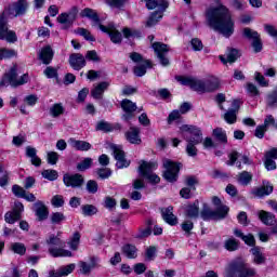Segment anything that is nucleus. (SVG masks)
I'll return each mask as SVG.
<instances>
[{
  "label": "nucleus",
  "mask_w": 277,
  "mask_h": 277,
  "mask_svg": "<svg viewBox=\"0 0 277 277\" xmlns=\"http://www.w3.org/2000/svg\"><path fill=\"white\" fill-rule=\"evenodd\" d=\"M217 6H210L206 11V21L209 27L217 31L224 38H230L235 34V19L230 10L222 4V0H214Z\"/></svg>",
  "instance_id": "1"
},
{
  "label": "nucleus",
  "mask_w": 277,
  "mask_h": 277,
  "mask_svg": "<svg viewBox=\"0 0 277 277\" xmlns=\"http://www.w3.org/2000/svg\"><path fill=\"white\" fill-rule=\"evenodd\" d=\"M225 277H259L254 267H248V264L241 259L232 261L226 271Z\"/></svg>",
  "instance_id": "2"
},
{
  "label": "nucleus",
  "mask_w": 277,
  "mask_h": 277,
  "mask_svg": "<svg viewBox=\"0 0 277 277\" xmlns=\"http://www.w3.org/2000/svg\"><path fill=\"white\" fill-rule=\"evenodd\" d=\"M180 130L182 133H190V135H194L190 138H185L188 143L186 146V153L188 157H196L198 155V148H196V146H198V144H202V131L200 128L189 124H183Z\"/></svg>",
  "instance_id": "3"
},
{
  "label": "nucleus",
  "mask_w": 277,
  "mask_h": 277,
  "mask_svg": "<svg viewBox=\"0 0 277 277\" xmlns=\"http://www.w3.org/2000/svg\"><path fill=\"white\" fill-rule=\"evenodd\" d=\"M60 235H62V233H58L57 236L50 235V237L45 240V243L49 246V254H51V256L54 259L60 256H72L71 251L64 249L66 242L60 239Z\"/></svg>",
  "instance_id": "4"
},
{
  "label": "nucleus",
  "mask_w": 277,
  "mask_h": 277,
  "mask_svg": "<svg viewBox=\"0 0 277 277\" xmlns=\"http://www.w3.org/2000/svg\"><path fill=\"white\" fill-rule=\"evenodd\" d=\"M29 10V1L16 0L4 8L2 11L8 18H18V16H25Z\"/></svg>",
  "instance_id": "5"
},
{
  "label": "nucleus",
  "mask_w": 277,
  "mask_h": 277,
  "mask_svg": "<svg viewBox=\"0 0 277 277\" xmlns=\"http://www.w3.org/2000/svg\"><path fill=\"white\" fill-rule=\"evenodd\" d=\"M183 164L180 162H175L173 160H170L168 158L162 159V168H164L163 171V179L168 181V183H176L179 181V172H181V168Z\"/></svg>",
  "instance_id": "6"
},
{
  "label": "nucleus",
  "mask_w": 277,
  "mask_h": 277,
  "mask_svg": "<svg viewBox=\"0 0 277 277\" xmlns=\"http://www.w3.org/2000/svg\"><path fill=\"white\" fill-rule=\"evenodd\" d=\"M17 70H18V67L16 65L11 67L9 72L4 74L2 78V83L6 85H11V88H18V85H25V83L29 81V75L24 74L18 79Z\"/></svg>",
  "instance_id": "7"
},
{
  "label": "nucleus",
  "mask_w": 277,
  "mask_h": 277,
  "mask_svg": "<svg viewBox=\"0 0 277 277\" xmlns=\"http://www.w3.org/2000/svg\"><path fill=\"white\" fill-rule=\"evenodd\" d=\"M230 209L228 207H220L215 210H211L209 207L205 206L200 212L201 220L205 222H209L210 220H214L215 222H220V220H225L228 215Z\"/></svg>",
  "instance_id": "8"
},
{
  "label": "nucleus",
  "mask_w": 277,
  "mask_h": 277,
  "mask_svg": "<svg viewBox=\"0 0 277 277\" xmlns=\"http://www.w3.org/2000/svg\"><path fill=\"white\" fill-rule=\"evenodd\" d=\"M155 168H157L156 162L142 161L137 169V172L140 176H142L143 179H147L149 183L157 184L160 183L161 179L157 174L153 173V170H155Z\"/></svg>",
  "instance_id": "9"
},
{
  "label": "nucleus",
  "mask_w": 277,
  "mask_h": 277,
  "mask_svg": "<svg viewBox=\"0 0 277 277\" xmlns=\"http://www.w3.org/2000/svg\"><path fill=\"white\" fill-rule=\"evenodd\" d=\"M151 49L156 56L158 57L161 66H170V60L166 57L170 53V45L163 42H154L151 43Z\"/></svg>",
  "instance_id": "10"
},
{
  "label": "nucleus",
  "mask_w": 277,
  "mask_h": 277,
  "mask_svg": "<svg viewBox=\"0 0 277 277\" xmlns=\"http://www.w3.org/2000/svg\"><path fill=\"white\" fill-rule=\"evenodd\" d=\"M176 80L182 85H188L195 92H201V94L206 93V91H205V80H200L198 78H192V77H183V76L176 77Z\"/></svg>",
  "instance_id": "11"
},
{
  "label": "nucleus",
  "mask_w": 277,
  "mask_h": 277,
  "mask_svg": "<svg viewBox=\"0 0 277 277\" xmlns=\"http://www.w3.org/2000/svg\"><path fill=\"white\" fill-rule=\"evenodd\" d=\"M77 16H79V8L71 6L68 12L61 13L57 16V23L65 25L66 29L68 27H72V24L77 21Z\"/></svg>",
  "instance_id": "12"
},
{
  "label": "nucleus",
  "mask_w": 277,
  "mask_h": 277,
  "mask_svg": "<svg viewBox=\"0 0 277 277\" xmlns=\"http://www.w3.org/2000/svg\"><path fill=\"white\" fill-rule=\"evenodd\" d=\"M80 16L81 18H89V21H92V27H98L101 31L107 32V26L101 24V17L95 10L85 8L80 12Z\"/></svg>",
  "instance_id": "13"
},
{
  "label": "nucleus",
  "mask_w": 277,
  "mask_h": 277,
  "mask_svg": "<svg viewBox=\"0 0 277 277\" xmlns=\"http://www.w3.org/2000/svg\"><path fill=\"white\" fill-rule=\"evenodd\" d=\"M23 211H25V206H23V202L15 201L13 209L4 214V221L6 224H15V222L21 220Z\"/></svg>",
  "instance_id": "14"
},
{
  "label": "nucleus",
  "mask_w": 277,
  "mask_h": 277,
  "mask_svg": "<svg viewBox=\"0 0 277 277\" xmlns=\"http://www.w3.org/2000/svg\"><path fill=\"white\" fill-rule=\"evenodd\" d=\"M110 149L113 150V155L117 161L116 168H118V170H122V168H129V166H131V161L127 160L124 157V150H122V147L111 145Z\"/></svg>",
  "instance_id": "15"
},
{
  "label": "nucleus",
  "mask_w": 277,
  "mask_h": 277,
  "mask_svg": "<svg viewBox=\"0 0 277 277\" xmlns=\"http://www.w3.org/2000/svg\"><path fill=\"white\" fill-rule=\"evenodd\" d=\"M63 182L66 187H72V189H79V187H83V183H85V180L83 179V175L79 173H75V174L66 173L63 176Z\"/></svg>",
  "instance_id": "16"
},
{
  "label": "nucleus",
  "mask_w": 277,
  "mask_h": 277,
  "mask_svg": "<svg viewBox=\"0 0 277 277\" xmlns=\"http://www.w3.org/2000/svg\"><path fill=\"white\" fill-rule=\"evenodd\" d=\"M121 108L123 109L124 114L121 116L124 122H130L135 117L134 111H137V105L131 100H123L121 102Z\"/></svg>",
  "instance_id": "17"
},
{
  "label": "nucleus",
  "mask_w": 277,
  "mask_h": 277,
  "mask_svg": "<svg viewBox=\"0 0 277 277\" xmlns=\"http://www.w3.org/2000/svg\"><path fill=\"white\" fill-rule=\"evenodd\" d=\"M243 36L248 40H253L252 47H253L255 53H261V51H263V43L261 42V36L259 35L258 31H254L250 28H245Z\"/></svg>",
  "instance_id": "18"
},
{
  "label": "nucleus",
  "mask_w": 277,
  "mask_h": 277,
  "mask_svg": "<svg viewBox=\"0 0 277 277\" xmlns=\"http://www.w3.org/2000/svg\"><path fill=\"white\" fill-rule=\"evenodd\" d=\"M79 267V274H82L83 276H90L92 274V269H96L98 267V258L96 256H91L90 258V263L85 261H80L78 263Z\"/></svg>",
  "instance_id": "19"
},
{
  "label": "nucleus",
  "mask_w": 277,
  "mask_h": 277,
  "mask_svg": "<svg viewBox=\"0 0 277 277\" xmlns=\"http://www.w3.org/2000/svg\"><path fill=\"white\" fill-rule=\"evenodd\" d=\"M85 56L81 53H72L69 56V66L74 68V70H81V68H85Z\"/></svg>",
  "instance_id": "20"
},
{
  "label": "nucleus",
  "mask_w": 277,
  "mask_h": 277,
  "mask_svg": "<svg viewBox=\"0 0 277 277\" xmlns=\"http://www.w3.org/2000/svg\"><path fill=\"white\" fill-rule=\"evenodd\" d=\"M147 10H156L155 12H166L170 3L168 0H145Z\"/></svg>",
  "instance_id": "21"
},
{
  "label": "nucleus",
  "mask_w": 277,
  "mask_h": 277,
  "mask_svg": "<svg viewBox=\"0 0 277 277\" xmlns=\"http://www.w3.org/2000/svg\"><path fill=\"white\" fill-rule=\"evenodd\" d=\"M162 220L170 226H176L179 224V219L174 215L172 211H174V208L172 206H169L168 208H162L161 210Z\"/></svg>",
  "instance_id": "22"
},
{
  "label": "nucleus",
  "mask_w": 277,
  "mask_h": 277,
  "mask_svg": "<svg viewBox=\"0 0 277 277\" xmlns=\"http://www.w3.org/2000/svg\"><path fill=\"white\" fill-rule=\"evenodd\" d=\"M34 211L39 222H44L49 217V208L42 201H37L34 203Z\"/></svg>",
  "instance_id": "23"
},
{
  "label": "nucleus",
  "mask_w": 277,
  "mask_h": 277,
  "mask_svg": "<svg viewBox=\"0 0 277 277\" xmlns=\"http://www.w3.org/2000/svg\"><path fill=\"white\" fill-rule=\"evenodd\" d=\"M126 140L130 144H142V138L140 137V128L131 127L127 132H126Z\"/></svg>",
  "instance_id": "24"
},
{
  "label": "nucleus",
  "mask_w": 277,
  "mask_h": 277,
  "mask_svg": "<svg viewBox=\"0 0 277 277\" xmlns=\"http://www.w3.org/2000/svg\"><path fill=\"white\" fill-rule=\"evenodd\" d=\"M258 217L262 223L265 224V226H274V224H276V215H274L272 212L260 210L258 212Z\"/></svg>",
  "instance_id": "25"
},
{
  "label": "nucleus",
  "mask_w": 277,
  "mask_h": 277,
  "mask_svg": "<svg viewBox=\"0 0 277 277\" xmlns=\"http://www.w3.org/2000/svg\"><path fill=\"white\" fill-rule=\"evenodd\" d=\"M53 55H55V52H53L51 45H45L39 53V60H41L42 64L49 65L53 61Z\"/></svg>",
  "instance_id": "26"
},
{
  "label": "nucleus",
  "mask_w": 277,
  "mask_h": 277,
  "mask_svg": "<svg viewBox=\"0 0 277 277\" xmlns=\"http://www.w3.org/2000/svg\"><path fill=\"white\" fill-rule=\"evenodd\" d=\"M26 157L30 159L31 164L35 166L36 168H40V166H42V159L38 157V150H36L35 147H26Z\"/></svg>",
  "instance_id": "27"
},
{
  "label": "nucleus",
  "mask_w": 277,
  "mask_h": 277,
  "mask_svg": "<svg viewBox=\"0 0 277 277\" xmlns=\"http://www.w3.org/2000/svg\"><path fill=\"white\" fill-rule=\"evenodd\" d=\"M274 192V186L269 184V182H264L263 186L258 187L253 190V196H258V198H263L265 196H269Z\"/></svg>",
  "instance_id": "28"
},
{
  "label": "nucleus",
  "mask_w": 277,
  "mask_h": 277,
  "mask_svg": "<svg viewBox=\"0 0 277 277\" xmlns=\"http://www.w3.org/2000/svg\"><path fill=\"white\" fill-rule=\"evenodd\" d=\"M205 85V92H215V90L220 89V79L216 77H209L206 80H203Z\"/></svg>",
  "instance_id": "29"
},
{
  "label": "nucleus",
  "mask_w": 277,
  "mask_h": 277,
  "mask_svg": "<svg viewBox=\"0 0 277 277\" xmlns=\"http://www.w3.org/2000/svg\"><path fill=\"white\" fill-rule=\"evenodd\" d=\"M107 88H109V82L103 81V82L98 83L91 91V96H93V98H95L97 101H101V98H103V94H105V90H107Z\"/></svg>",
  "instance_id": "30"
},
{
  "label": "nucleus",
  "mask_w": 277,
  "mask_h": 277,
  "mask_svg": "<svg viewBox=\"0 0 277 277\" xmlns=\"http://www.w3.org/2000/svg\"><path fill=\"white\" fill-rule=\"evenodd\" d=\"M70 145L75 150L88 151L92 148V144L88 141H78L75 138H70Z\"/></svg>",
  "instance_id": "31"
},
{
  "label": "nucleus",
  "mask_w": 277,
  "mask_h": 277,
  "mask_svg": "<svg viewBox=\"0 0 277 277\" xmlns=\"http://www.w3.org/2000/svg\"><path fill=\"white\" fill-rule=\"evenodd\" d=\"M251 254L253 256L254 265H263L265 264V261H267V259L265 258V254L261 252V249L259 247L252 248Z\"/></svg>",
  "instance_id": "32"
},
{
  "label": "nucleus",
  "mask_w": 277,
  "mask_h": 277,
  "mask_svg": "<svg viewBox=\"0 0 277 277\" xmlns=\"http://www.w3.org/2000/svg\"><path fill=\"white\" fill-rule=\"evenodd\" d=\"M121 252L127 259H137V247L133 245L123 246Z\"/></svg>",
  "instance_id": "33"
},
{
  "label": "nucleus",
  "mask_w": 277,
  "mask_h": 277,
  "mask_svg": "<svg viewBox=\"0 0 277 277\" xmlns=\"http://www.w3.org/2000/svg\"><path fill=\"white\" fill-rule=\"evenodd\" d=\"M200 215V208L198 207V202H195L186 208V217L190 220H197Z\"/></svg>",
  "instance_id": "34"
},
{
  "label": "nucleus",
  "mask_w": 277,
  "mask_h": 277,
  "mask_svg": "<svg viewBox=\"0 0 277 277\" xmlns=\"http://www.w3.org/2000/svg\"><path fill=\"white\" fill-rule=\"evenodd\" d=\"M5 34H8V15L0 13V40H5Z\"/></svg>",
  "instance_id": "35"
},
{
  "label": "nucleus",
  "mask_w": 277,
  "mask_h": 277,
  "mask_svg": "<svg viewBox=\"0 0 277 277\" xmlns=\"http://www.w3.org/2000/svg\"><path fill=\"white\" fill-rule=\"evenodd\" d=\"M145 65L135 66L133 72L135 77H144L146 75V68H153V63L150 61H144Z\"/></svg>",
  "instance_id": "36"
},
{
  "label": "nucleus",
  "mask_w": 277,
  "mask_h": 277,
  "mask_svg": "<svg viewBox=\"0 0 277 277\" xmlns=\"http://www.w3.org/2000/svg\"><path fill=\"white\" fill-rule=\"evenodd\" d=\"M265 101L266 107H271L272 109L277 107V85L271 93L266 95Z\"/></svg>",
  "instance_id": "37"
},
{
  "label": "nucleus",
  "mask_w": 277,
  "mask_h": 277,
  "mask_svg": "<svg viewBox=\"0 0 277 277\" xmlns=\"http://www.w3.org/2000/svg\"><path fill=\"white\" fill-rule=\"evenodd\" d=\"M106 34H108L111 42H114V44H120V42H122V34L118 30H116V28H107Z\"/></svg>",
  "instance_id": "38"
},
{
  "label": "nucleus",
  "mask_w": 277,
  "mask_h": 277,
  "mask_svg": "<svg viewBox=\"0 0 277 277\" xmlns=\"http://www.w3.org/2000/svg\"><path fill=\"white\" fill-rule=\"evenodd\" d=\"M163 18V12H154L146 22V27H155Z\"/></svg>",
  "instance_id": "39"
},
{
  "label": "nucleus",
  "mask_w": 277,
  "mask_h": 277,
  "mask_svg": "<svg viewBox=\"0 0 277 277\" xmlns=\"http://www.w3.org/2000/svg\"><path fill=\"white\" fill-rule=\"evenodd\" d=\"M81 211L84 217H92V215H96L98 213V208L94 205H83L81 207Z\"/></svg>",
  "instance_id": "40"
},
{
  "label": "nucleus",
  "mask_w": 277,
  "mask_h": 277,
  "mask_svg": "<svg viewBox=\"0 0 277 277\" xmlns=\"http://www.w3.org/2000/svg\"><path fill=\"white\" fill-rule=\"evenodd\" d=\"M67 243L70 250H78L79 243H81V234L79 232H75Z\"/></svg>",
  "instance_id": "41"
},
{
  "label": "nucleus",
  "mask_w": 277,
  "mask_h": 277,
  "mask_svg": "<svg viewBox=\"0 0 277 277\" xmlns=\"http://www.w3.org/2000/svg\"><path fill=\"white\" fill-rule=\"evenodd\" d=\"M213 136L221 144H228V137L226 136V131H224L222 128L214 129L213 130Z\"/></svg>",
  "instance_id": "42"
},
{
  "label": "nucleus",
  "mask_w": 277,
  "mask_h": 277,
  "mask_svg": "<svg viewBox=\"0 0 277 277\" xmlns=\"http://www.w3.org/2000/svg\"><path fill=\"white\" fill-rule=\"evenodd\" d=\"M146 224H147V227L145 229H140V233L136 236L137 239H144L153 235V224H154L153 220H147Z\"/></svg>",
  "instance_id": "43"
},
{
  "label": "nucleus",
  "mask_w": 277,
  "mask_h": 277,
  "mask_svg": "<svg viewBox=\"0 0 277 277\" xmlns=\"http://www.w3.org/2000/svg\"><path fill=\"white\" fill-rule=\"evenodd\" d=\"M11 250L14 252V254H19V256H25V253L27 252V247H25V243L22 242H13L11 243Z\"/></svg>",
  "instance_id": "44"
},
{
  "label": "nucleus",
  "mask_w": 277,
  "mask_h": 277,
  "mask_svg": "<svg viewBox=\"0 0 277 277\" xmlns=\"http://www.w3.org/2000/svg\"><path fill=\"white\" fill-rule=\"evenodd\" d=\"M238 183L240 185H250L252 183V173L248 171H242L241 173L238 174Z\"/></svg>",
  "instance_id": "45"
},
{
  "label": "nucleus",
  "mask_w": 277,
  "mask_h": 277,
  "mask_svg": "<svg viewBox=\"0 0 277 277\" xmlns=\"http://www.w3.org/2000/svg\"><path fill=\"white\" fill-rule=\"evenodd\" d=\"M247 94L251 96V98H254L256 96H261V91L259 90V87L252 82H248L246 84Z\"/></svg>",
  "instance_id": "46"
},
{
  "label": "nucleus",
  "mask_w": 277,
  "mask_h": 277,
  "mask_svg": "<svg viewBox=\"0 0 277 277\" xmlns=\"http://www.w3.org/2000/svg\"><path fill=\"white\" fill-rule=\"evenodd\" d=\"M64 114V106L62 103H57L51 106L50 108V116L52 118H60Z\"/></svg>",
  "instance_id": "47"
},
{
  "label": "nucleus",
  "mask_w": 277,
  "mask_h": 277,
  "mask_svg": "<svg viewBox=\"0 0 277 277\" xmlns=\"http://www.w3.org/2000/svg\"><path fill=\"white\" fill-rule=\"evenodd\" d=\"M75 34H78V36H82V38H84V40H87L88 42L96 41L94 36H92V32H90V30L85 28H78L77 30H75Z\"/></svg>",
  "instance_id": "48"
},
{
  "label": "nucleus",
  "mask_w": 277,
  "mask_h": 277,
  "mask_svg": "<svg viewBox=\"0 0 277 277\" xmlns=\"http://www.w3.org/2000/svg\"><path fill=\"white\" fill-rule=\"evenodd\" d=\"M95 131H103L104 133H111L114 131V126L107 121H98Z\"/></svg>",
  "instance_id": "49"
},
{
  "label": "nucleus",
  "mask_w": 277,
  "mask_h": 277,
  "mask_svg": "<svg viewBox=\"0 0 277 277\" xmlns=\"http://www.w3.org/2000/svg\"><path fill=\"white\" fill-rule=\"evenodd\" d=\"M41 176H43V179H47V181H57L60 174L56 170L48 169L41 172Z\"/></svg>",
  "instance_id": "50"
},
{
  "label": "nucleus",
  "mask_w": 277,
  "mask_h": 277,
  "mask_svg": "<svg viewBox=\"0 0 277 277\" xmlns=\"http://www.w3.org/2000/svg\"><path fill=\"white\" fill-rule=\"evenodd\" d=\"M124 38H142V32L137 29L126 27L122 29Z\"/></svg>",
  "instance_id": "51"
},
{
  "label": "nucleus",
  "mask_w": 277,
  "mask_h": 277,
  "mask_svg": "<svg viewBox=\"0 0 277 277\" xmlns=\"http://www.w3.org/2000/svg\"><path fill=\"white\" fill-rule=\"evenodd\" d=\"M224 248L228 250V252H235V250H239V241L235 238H229L225 240Z\"/></svg>",
  "instance_id": "52"
},
{
  "label": "nucleus",
  "mask_w": 277,
  "mask_h": 277,
  "mask_svg": "<svg viewBox=\"0 0 277 277\" xmlns=\"http://www.w3.org/2000/svg\"><path fill=\"white\" fill-rule=\"evenodd\" d=\"M92 158H84L77 164L78 172H85V170H90L92 168Z\"/></svg>",
  "instance_id": "53"
},
{
  "label": "nucleus",
  "mask_w": 277,
  "mask_h": 277,
  "mask_svg": "<svg viewBox=\"0 0 277 277\" xmlns=\"http://www.w3.org/2000/svg\"><path fill=\"white\" fill-rule=\"evenodd\" d=\"M51 224H61L62 222H66V215L62 212H53L50 216Z\"/></svg>",
  "instance_id": "54"
},
{
  "label": "nucleus",
  "mask_w": 277,
  "mask_h": 277,
  "mask_svg": "<svg viewBox=\"0 0 277 277\" xmlns=\"http://www.w3.org/2000/svg\"><path fill=\"white\" fill-rule=\"evenodd\" d=\"M254 80L261 88H269V80H266L265 76H263L261 72L255 71Z\"/></svg>",
  "instance_id": "55"
},
{
  "label": "nucleus",
  "mask_w": 277,
  "mask_h": 277,
  "mask_svg": "<svg viewBox=\"0 0 277 277\" xmlns=\"http://www.w3.org/2000/svg\"><path fill=\"white\" fill-rule=\"evenodd\" d=\"M224 120L227 124H235L237 122V110H227L224 115Z\"/></svg>",
  "instance_id": "56"
},
{
  "label": "nucleus",
  "mask_w": 277,
  "mask_h": 277,
  "mask_svg": "<svg viewBox=\"0 0 277 277\" xmlns=\"http://www.w3.org/2000/svg\"><path fill=\"white\" fill-rule=\"evenodd\" d=\"M88 194H96L98 192V183L94 180H89L85 185Z\"/></svg>",
  "instance_id": "57"
},
{
  "label": "nucleus",
  "mask_w": 277,
  "mask_h": 277,
  "mask_svg": "<svg viewBox=\"0 0 277 277\" xmlns=\"http://www.w3.org/2000/svg\"><path fill=\"white\" fill-rule=\"evenodd\" d=\"M47 161L50 166H55L60 161V154L56 151H48Z\"/></svg>",
  "instance_id": "58"
},
{
  "label": "nucleus",
  "mask_w": 277,
  "mask_h": 277,
  "mask_svg": "<svg viewBox=\"0 0 277 277\" xmlns=\"http://www.w3.org/2000/svg\"><path fill=\"white\" fill-rule=\"evenodd\" d=\"M64 196L62 195H55L51 199V205L56 209H60V207H64Z\"/></svg>",
  "instance_id": "59"
},
{
  "label": "nucleus",
  "mask_w": 277,
  "mask_h": 277,
  "mask_svg": "<svg viewBox=\"0 0 277 277\" xmlns=\"http://www.w3.org/2000/svg\"><path fill=\"white\" fill-rule=\"evenodd\" d=\"M12 193L14 194V196H16V198H24L25 194H27V190H25V188L18 186L17 184H14L12 186Z\"/></svg>",
  "instance_id": "60"
},
{
  "label": "nucleus",
  "mask_w": 277,
  "mask_h": 277,
  "mask_svg": "<svg viewBox=\"0 0 277 277\" xmlns=\"http://www.w3.org/2000/svg\"><path fill=\"white\" fill-rule=\"evenodd\" d=\"M155 256H157V247L150 246L145 252L146 261H154Z\"/></svg>",
  "instance_id": "61"
},
{
  "label": "nucleus",
  "mask_w": 277,
  "mask_h": 277,
  "mask_svg": "<svg viewBox=\"0 0 277 277\" xmlns=\"http://www.w3.org/2000/svg\"><path fill=\"white\" fill-rule=\"evenodd\" d=\"M96 174L102 180L109 179V176H111V169H109V168H100V169L96 170Z\"/></svg>",
  "instance_id": "62"
},
{
  "label": "nucleus",
  "mask_w": 277,
  "mask_h": 277,
  "mask_svg": "<svg viewBox=\"0 0 277 277\" xmlns=\"http://www.w3.org/2000/svg\"><path fill=\"white\" fill-rule=\"evenodd\" d=\"M107 5L110 8H117V10H122L124 8L126 0H106Z\"/></svg>",
  "instance_id": "63"
},
{
  "label": "nucleus",
  "mask_w": 277,
  "mask_h": 277,
  "mask_svg": "<svg viewBox=\"0 0 277 277\" xmlns=\"http://www.w3.org/2000/svg\"><path fill=\"white\" fill-rule=\"evenodd\" d=\"M264 167L268 172L276 170V161H274L272 158L264 157Z\"/></svg>",
  "instance_id": "64"
}]
</instances>
